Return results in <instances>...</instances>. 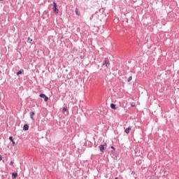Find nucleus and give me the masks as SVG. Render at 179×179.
Here are the masks:
<instances>
[{
	"instance_id": "6",
	"label": "nucleus",
	"mask_w": 179,
	"mask_h": 179,
	"mask_svg": "<svg viewBox=\"0 0 179 179\" xmlns=\"http://www.w3.org/2000/svg\"><path fill=\"white\" fill-rule=\"evenodd\" d=\"M34 112H30V118L32 121H34Z\"/></svg>"
},
{
	"instance_id": "20",
	"label": "nucleus",
	"mask_w": 179,
	"mask_h": 179,
	"mask_svg": "<svg viewBox=\"0 0 179 179\" xmlns=\"http://www.w3.org/2000/svg\"><path fill=\"white\" fill-rule=\"evenodd\" d=\"M0 1H3V0H0Z\"/></svg>"
},
{
	"instance_id": "10",
	"label": "nucleus",
	"mask_w": 179,
	"mask_h": 179,
	"mask_svg": "<svg viewBox=\"0 0 179 179\" xmlns=\"http://www.w3.org/2000/svg\"><path fill=\"white\" fill-rule=\"evenodd\" d=\"M66 111H68V107L67 106H64L63 108V113H66Z\"/></svg>"
},
{
	"instance_id": "9",
	"label": "nucleus",
	"mask_w": 179,
	"mask_h": 179,
	"mask_svg": "<svg viewBox=\"0 0 179 179\" xmlns=\"http://www.w3.org/2000/svg\"><path fill=\"white\" fill-rule=\"evenodd\" d=\"M110 108H112V110H117V108L115 107V104L114 103L110 104Z\"/></svg>"
},
{
	"instance_id": "15",
	"label": "nucleus",
	"mask_w": 179,
	"mask_h": 179,
	"mask_svg": "<svg viewBox=\"0 0 179 179\" xmlns=\"http://www.w3.org/2000/svg\"><path fill=\"white\" fill-rule=\"evenodd\" d=\"M13 161H11L10 162V166H13Z\"/></svg>"
},
{
	"instance_id": "14",
	"label": "nucleus",
	"mask_w": 179,
	"mask_h": 179,
	"mask_svg": "<svg viewBox=\"0 0 179 179\" xmlns=\"http://www.w3.org/2000/svg\"><path fill=\"white\" fill-rule=\"evenodd\" d=\"M131 107H135L136 103H132L131 104Z\"/></svg>"
},
{
	"instance_id": "5",
	"label": "nucleus",
	"mask_w": 179,
	"mask_h": 179,
	"mask_svg": "<svg viewBox=\"0 0 179 179\" xmlns=\"http://www.w3.org/2000/svg\"><path fill=\"white\" fill-rule=\"evenodd\" d=\"M132 129V127H129L127 129H125L124 132L125 134H129V131Z\"/></svg>"
},
{
	"instance_id": "17",
	"label": "nucleus",
	"mask_w": 179,
	"mask_h": 179,
	"mask_svg": "<svg viewBox=\"0 0 179 179\" xmlns=\"http://www.w3.org/2000/svg\"><path fill=\"white\" fill-rule=\"evenodd\" d=\"M13 142V144L15 145V141H12Z\"/></svg>"
},
{
	"instance_id": "13",
	"label": "nucleus",
	"mask_w": 179,
	"mask_h": 179,
	"mask_svg": "<svg viewBox=\"0 0 179 179\" xmlns=\"http://www.w3.org/2000/svg\"><path fill=\"white\" fill-rule=\"evenodd\" d=\"M9 140H10L11 142H13V136H10V137H9Z\"/></svg>"
},
{
	"instance_id": "18",
	"label": "nucleus",
	"mask_w": 179,
	"mask_h": 179,
	"mask_svg": "<svg viewBox=\"0 0 179 179\" xmlns=\"http://www.w3.org/2000/svg\"><path fill=\"white\" fill-rule=\"evenodd\" d=\"M111 148H112V149H115V148H114V147H113V146H112Z\"/></svg>"
},
{
	"instance_id": "8",
	"label": "nucleus",
	"mask_w": 179,
	"mask_h": 179,
	"mask_svg": "<svg viewBox=\"0 0 179 179\" xmlns=\"http://www.w3.org/2000/svg\"><path fill=\"white\" fill-rule=\"evenodd\" d=\"M23 72H24V70L21 69V70H20V71H18L17 72V76L22 75V73H23Z\"/></svg>"
},
{
	"instance_id": "2",
	"label": "nucleus",
	"mask_w": 179,
	"mask_h": 179,
	"mask_svg": "<svg viewBox=\"0 0 179 179\" xmlns=\"http://www.w3.org/2000/svg\"><path fill=\"white\" fill-rule=\"evenodd\" d=\"M99 148L101 152H104V150L107 148V143H104L103 144L100 145Z\"/></svg>"
},
{
	"instance_id": "4",
	"label": "nucleus",
	"mask_w": 179,
	"mask_h": 179,
	"mask_svg": "<svg viewBox=\"0 0 179 179\" xmlns=\"http://www.w3.org/2000/svg\"><path fill=\"white\" fill-rule=\"evenodd\" d=\"M39 96L41 97V99H44V101H48V96H46L45 94H41Z\"/></svg>"
},
{
	"instance_id": "19",
	"label": "nucleus",
	"mask_w": 179,
	"mask_h": 179,
	"mask_svg": "<svg viewBox=\"0 0 179 179\" xmlns=\"http://www.w3.org/2000/svg\"><path fill=\"white\" fill-rule=\"evenodd\" d=\"M115 179H118V178L116 177V178H115Z\"/></svg>"
},
{
	"instance_id": "3",
	"label": "nucleus",
	"mask_w": 179,
	"mask_h": 179,
	"mask_svg": "<svg viewBox=\"0 0 179 179\" xmlns=\"http://www.w3.org/2000/svg\"><path fill=\"white\" fill-rule=\"evenodd\" d=\"M53 11L55 12V13H58L59 10L57 8V3H55V1L53 2Z\"/></svg>"
},
{
	"instance_id": "16",
	"label": "nucleus",
	"mask_w": 179,
	"mask_h": 179,
	"mask_svg": "<svg viewBox=\"0 0 179 179\" xmlns=\"http://www.w3.org/2000/svg\"><path fill=\"white\" fill-rule=\"evenodd\" d=\"M2 160V155H0V162Z\"/></svg>"
},
{
	"instance_id": "12",
	"label": "nucleus",
	"mask_w": 179,
	"mask_h": 179,
	"mask_svg": "<svg viewBox=\"0 0 179 179\" xmlns=\"http://www.w3.org/2000/svg\"><path fill=\"white\" fill-rule=\"evenodd\" d=\"M131 80H132V76H129L127 80L128 82H131Z\"/></svg>"
},
{
	"instance_id": "11",
	"label": "nucleus",
	"mask_w": 179,
	"mask_h": 179,
	"mask_svg": "<svg viewBox=\"0 0 179 179\" xmlns=\"http://www.w3.org/2000/svg\"><path fill=\"white\" fill-rule=\"evenodd\" d=\"M12 176L13 178H16V177H17V173H13Z\"/></svg>"
},
{
	"instance_id": "7",
	"label": "nucleus",
	"mask_w": 179,
	"mask_h": 179,
	"mask_svg": "<svg viewBox=\"0 0 179 179\" xmlns=\"http://www.w3.org/2000/svg\"><path fill=\"white\" fill-rule=\"evenodd\" d=\"M23 130L24 131H29V125L28 124H24L23 127Z\"/></svg>"
},
{
	"instance_id": "1",
	"label": "nucleus",
	"mask_w": 179,
	"mask_h": 179,
	"mask_svg": "<svg viewBox=\"0 0 179 179\" xmlns=\"http://www.w3.org/2000/svg\"><path fill=\"white\" fill-rule=\"evenodd\" d=\"M103 66H106V68H108L110 66V60L108 58H106L103 63Z\"/></svg>"
}]
</instances>
